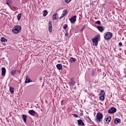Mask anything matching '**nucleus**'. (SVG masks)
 I'll return each instance as SVG.
<instances>
[{
	"label": "nucleus",
	"mask_w": 126,
	"mask_h": 126,
	"mask_svg": "<svg viewBox=\"0 0 126 126\" xmlns=\"http://www.w3.org/2000/svg\"><path fill=\"white\" fill-rule=\"evenodd\" d=\"M92 40L94 43L93 45L97 46V45H98V41H100V35H98L94 36V37L93 38Z\"/></svg>",
	"instance_id": "obj_3"
},
{
	"label": "nucleus",
	"mask_w": 126,
	"mask_h": 126,
	"mask_svg": "<svg viewBox=\"0 0 126 126\" xmlns=\"http://www.w3.org/2000/svg\"><path fill=\"white\" fill-rule=\"evenodd\" d=\"M95 23H96V24H98V25H101V22L100 21H97Z\"/></svg>",
	"instance_id": "obj_30"
},
{
	"label": "nucleus",
	"mask_w": 126,
	"mask_h": 126,
	"mask_svg": "<svg viewBox=\"0 0 126 126\" xmlns=\"http://www.w3.org/2000/svg\"><path fill=\"white\" fill-rule=\"evenodd\" d=\"M112 121V118L110 116H108L106 119H105V122L106 123H107V124H109L110 122Z\"/></svg>",
	"instance_id": "obj_14"
},
{
	"label": "nucleus",
	"mask_w": 126,
	"mask_h": 126,
	"mask_svg": "<svg viewBox=\"0 0 126 126\" xmlns=\"http://www.w3.org/2000/svg\"><path fill=\"white\" fill-rule=\"evenodd\" d=\"M9 90H10V92H11V94H12L13 93H14V88H13L12 87H10Z\"/></svg>",
	"instance_id": "obj_25"
},
{
	"label": "nucleus",
	"mask_w": 126,
	"mask_h": 126,
	"mask_svg": "<svg viewBox=\"0 0 126 126\" xmlns=\"http://www.w3.org/2000/svg\"><path fill=\"white\" fill-rule=\"evenodd\" d=\"M22 117L23 119V121H24V123H26V122L27 121V116H26L25 115H22Z\"/></svg>",
	"instance_id": "obj_20"
},
{
	"label": "nucleus",
	"mask_w": 126,
	"mask_h": 126,
	"mask_svg": "<svg viewBox=\"0 0 126 126\" xmlns=\"http://www.w3.org/2000/svg\"><path fill=\"white\" fill-rule=\"evenodd\" d=\"M71 0H64V1L65 2H70Z\"/></svg>",
	"instance_id": "obj_33"
},
{
	"label": "nucleus",
	"mask_w": 126,
	"mask_h": 126,
	"mask_svg": "<svg viewBox=\"0 0 126 126\" xmlns=\"http://www.w3.org/2000/svg\"><path fill=\"white\" fill-rule=\"evenodd\" d=\"M67 13V10L65 9L63 11V14L64 16L66 15V14Z\"/></svg>",
	"instance_id": "obj_27"
},
{
	"label": "nucleus",
	"mask_w": 126,
	"mask_h": 126,
	"mask_svg": "<svg viewBox=\"0 0 126 126\" xmlns=\"http://www.w3.org/2000/svg\"><path fill=\"white\" fill-rule=\"evenodd\" d=\"M117 112V109L115 107H111L108 111L109 114H114Z\"/></svg>",
	"instance_id": "obj_7"
},
{
	"label": "nucleus",
	"mask_w": 126,
	"mask_h": 126,
	"mask_svg": "<svg viewBox=\"0 0 126 126\" xmlns=\"http://www.w3.org/2000/svg\"><path fill=\"white\" fill-rule=\"evenodd\" d=\"M53 19L54 20H57V19H58V18H59V17L58 16V14H54L53 15Z\"/></svg>",
	"instance_id": "obj_21"
},
{
	"label": "nucleus",
	"mask_w": 126,
	"mask_h": 126,
	"mask_svg": "<svg viewBox=\"0 0 126 126\" xmlns=\"http://www.w3.org/2000/svg\"><path fill=\"white\" fill-rule=\"evenodd\" d=\"M74 84H75V82L73 81V78H71L69 82V85H71V86H73Z\"/></svg>",
	"instance_id": "obj_13"
},
{
	"label": "nucleus",
	"mask_w": 126,
	"mask_h": 126,
	"mask_svg": "<svg viewBox=\"0 0 126 126\" xmlns=\"http://www.w3.org/2000/svg\"><path fill=\"white\" fill-rule=\"evenodd\" d=\"M119 46H123V43H122V42H119Z\"/></svg>",
	"instance_id": "obj_35"
},
{
	"label": "nucleus",
	"mask_w": 126,
	"mask_h": 126,
	"mask_svg": "<svg viewBox=\"0 0 126 126\" xmlns=\"http://www.w3.org/2000/svg\"><path fill=\"white\" fill-rule=\"evenodd\" d=\"M16 73V70H13L11 71V75H14Z\"/></svg>",
	"instance_id": "obj_26"
},
{
	"label": "nucleus",
	"mask_w": 126,
	"mask_h": 126,
	"mask_svg": "<svg viewBox=\"0 0 126 126\" xmlns=\"http://www.w3.org/2000/svg\"><path fill=\"white\" fill-rule=\"evenodd\" d=\"M65 16H64L63 14L60 18V19H62V18H63Z\"/></svg>",
	"instance_id": "obj_32"
},
{
	"label": "nucleus",
	"mask_w": 126,
	"mask_h": 126,
	"mask_svg": "<svg viewBox=\"0 0 126 126\" xmlns=\"http://www.w3.org/2000/svg\"><path fill=\"white\" fill-rule=\"evenodd\" d=\"M72 24H74L76 22V16H73L69 19Z\"/></svg>",
	"instance_id": "obj_6"
},
{
	"label": "nucleus",
	"mask_w": 126,
	"mask_h": 126,
	"mask_svg": "<svg viewBox=\"0 0 126 126\" xmlns=\"http://www.w3.org/2000/svg\"><path fill=\"white\" fill-rule=\"evenodd\" d=\"M6 72V70L5 69V68L2 67L1 68V75H2V76H5Z\"/></svg>",
	"instance_id": "obj_8"
},
{
	"label": "nucleus",
	"mask_w": 126,
	"mask_h": 126,
	"mask_svg": "<svg viewBox=\"0 0 126 126\" xmlns=\"http://www.w3.org/2000/svg\"><path fill=\"white\" fill-rule=\"evenodd\" d=\"M79 126H84V123L81 119L77 121Z\"/></svg>",
	"instance_id": "obj_17"
},
{
	"label": "nucleus",
	"mask_w": 126,
	"mask_h": 126,
	"mask_svg": "<svg viewBox=\"0 0 126 126\" xmlns=\"http://www.w3.org/2000/svg\"><path fill=\"white\" fill-rule=\"evenodd\" d=\"M96 28L98 29L99 32H102L104 31V27L102 26H96Z\"/></svg>",
	"instance_id": "obj_9"
},
{
	"label": "nucleus",
	"mask_w": 126,
	"mask_h": 126,
	"mask_svg": "<svg viewBox=\"0 0 126 126\" xmlns=\"http://www.w3.org/2000/svg\"><path fill=\"white\" fill-rule=\"evenodd\" d=\"M48 30L50 32H52V22H49V25H48Z\"/></svg>",
	"instance_id": "obj_15"
},
{
	"label": "nucleus",
	"mask_w": 126,
	"mask_h": 126,
	"mask_svg": "<svg viewBox=\"0 0 126 126\" xmlns=\"http://www.w3.org/2000/svg\"><path fill=\"white\" fill-rule=\"evenodd\" d=\"M10 9L13 10L14 11H15V10H17V7H14L13 6H10Z\"/></svg>",
	"instance_id": "obj_22"
},
{
	"label": "nucleus",
	"mask_w": 126,
	"mask_h": 126,
	"mask_svg": "<svg viewBox=\"0 0 126 126\" xmlns=\"http://www.w3.org/2000/svg\"><path fill=\"white\" fill-rule=\"evenodd\" d=\"M99 100H100V101H104V100H105V92L104 90H101L100 91V94H99Z\"/></svg>",
	"instance_id": "obj_5"
},
{
	"label": "nucleus",
	"mask_w": 126,
	"mask_h": 126,
	"mask_svg": "<svg viewBox=\"0 0 126 126\" xmlns=\"http://www.w3.org/2000/svg\"><path fill=\"white\" fill-rule=\"evenodd\" d=\"M21 16H22V13H20L18 15L17 20H18V21H19V20H20V19H21Z\"/></svg>",
	"instance_id": "obj_23"
},
{
	"label": "nucleus",
	"mask_w": 126,
	"mask_h": 126,
	"mask_svg": "<svg viewBox=\"0 0 126 126\" xmlns=\"http://www.w3.org/2000/svg\"><path fill=\"white\" fill-rule=\"evenodd\" d=\"M114 123L116 125H118V124H120V123H121V119L119 118L115 119L114 120Z\"/></svg>",
	"instance_id": "obj_12"
},
{
	"label": "nucleus",
	"mask_w": 126,
	"mask_h": 126,
	"mask_svg": "<svg viewBox=\"0 0 126 126\" xmlns=\"http://www.w3.org/2000/svg\"><path fill=\"white\" fill-rule=\"evenodd\" d=\"M21 26H15L12 30V32L14 34H18L21 32Z\"/></svg>",
	"instance_id": "obj_1"
},
{
	"label": "nucleus",
	"mask_w": 126,
	"mask_h": 126,
	"mask_svg": "<svg viewBox=\"0 0 126 126\" xmlns=\"http://www.w3.org/2000/svg\"><path fill=\"white\" fill-rule=\"evenodd\" d=\"M68 32H66L65 33V37H68Z\"/></svg>",
	"instance_id": "obj_34"
},
{
	"label": "nucleus",
	"mask_w": 126,
	"mask_h": 126,
	"mask_svg": "<svg viewBox=\"0 0 126 126\" xmlns=\"http://www.w3.org/2000/svg\"><path fill=\"white\" fill-rule=\"evenodd\" d=\"M43 16L45 17V16H47V14H48V11H47V10H44L43 11Z\"/></svg>",
	"instance_id": "obj_24"
},
{
	"label": "nucleus",
	"mask_w": 126,
	"mask_h": 126,
	"mask_svg": "<svg viewBox=\"0 0 126 126\" xmlns=\"http://www.w3.org/2000/svg\"><path fill=\"white\" fill-rule=\"evenodd\" d=\"M76 61V59L72 57L70 58L69 60V62H71V63H75Z\"/></svg>",
	"instance_id": "obj_18"
},
{
	"label": "nucleus",
	"mask_w": 126,
	"mask_h": 126,
	"mask_svg": "<svg viewBox=\"0 0 126 126\" xmlns=\"http://www.w3.org/2000/svg\"><path fill=\"white\" fill-rule=\"evenodd\" d=\"M102 119H103V114H102V113H101L100 112L97 113L96 115L95 121L96 122H101V120H102Z\"/></svg>",
	"instance_id": "obj_4"
},
{
	"label": "nucleus",
	"mask_w": 126,
	"mask_h": 126,
	"mask_svg": "<svg viewBox=\"0 0 126 126\" xmlns=\"http://www.w3.org/2000/svg\"><path fill=\"white\" fill-rule=\"evenodd\" d=\"M88 119H89L90 121H91V119H90V117H89V116L88 117Z\"/></svg>",
	"instance_id": "obj_36"
},
{
	"label": "nucleus",
	"mask_w": 126,
	"mask_h": 126,
	"mask_svg": "<svg viewBox=\"0 0 126 126\" xmlns=\"http://www.w3.org/2000/svg\"><path fill=\"white\" fill-rule=\"evenodd\" d=\"M73 116L74 118H78V115L76 114H73Z\"/></svg>",
	"instance_id": "obj_31"
},
{
	"label": "nucleus",
	"mask_w": 126,
	"mask_h": 126,
	"mask_svg": "<svg viewBox=\"0 0 126 126\" xmlns=\"http://www.w3.org/2000/svg\"><path fill=\"white\" fill-rule=\"evenodd\" d=\"M0 41L1 42H5L6 41V39H5L4 37H1Z\"/></svg>",
	"instance_id": "obj_28"
},
{
	"label": "nucleus",
	"mask_w": 126,
	"mask_h": 126,
	"mask_svg": "<svg viewBox=\"0 0 126 126\" xmlns=\"http://www.w3.org/2000/svg\"><path fill=\"white\" fill-rule=\"evenodd\" d=\"M67 24H65L63 25V29H66L67 28Z\"/></svg>",
	"instance_id": "obj_29"
},
{
	"label": "nucleus",
	"mask_w": 126,
	"mask_h": 126,
	"mask_svg": "<svg viewBox=\"0 0 126 126\" xmlns=\"http://www.w3.org/2000/svg\"><path fill=\"white\" fill-rule=\"evenodd\" d=\"M56 67H57L59 70H61L63 68V65L62 64H58L56 65Z\"/></svg>",
	"instance_id": "obj_16"
},
{
	"label": "nucleus",
	"mask_w": 126,
	"mask_h": 126,
	"mask_svg": "<svg viewBox=\"0 0 126 126\" xmlns=\"http://www.w3.org/2000/svg\"><path fill=\"white\" fill-rule=\"evenodd\" d=\"M35 113H36V112H35V111H34L33 110L29 111V113H30V114L31 115V116H34Z\"/></svg>",
	"instance_id": "obj_19"
},
{
	"label": "nucleus",
	"mask_w": 126,
	"mask_h": 126,
	"mask_svg": "<svg viewBox=\"0 0 126 126\" xmlns=\"http://www.w3.org/2000/svg\"><path fill=\"white\" fill-rule=\"evenodd\" d=\"M30 82H32V81L30 80V78H29V76H26L25 83H29Z\"/></svg>",
	"instance_id": "obj_11"
},
{
	"label": "nucleus",
	"mask_w": 126,
	"mask_h": 126,
	"mask_svg": "<svg viewBox=\"0 0 126 126\" xmlns=\"http://www.w3.org/2000/svg\"><path fill=\"white\" fill-rule=\"evenodd\" d=\"M42 77H39V80H42Z\"/></svg>",
	"instance_id": "obj_37"
},
{
	"label": "nucleus",
	"mask_w": 126,
	"mask_h": 126,
	"mask_svg": "<svg viewBox=\"0 0 126 126\" xmlns=\"http://www.w3.org/2000/svg\"><path fill=\"white\" fill-rule=\"evenodd\" d=\"M6 4H7V5L10 7L11 4H12V1L11 0H7L6 1Z\"/></svg>",
	"instance_id": "obj_10"
},
{
	"label": "nucleus",
	"mask_w": 126,
	"mask_h": 126,
	"mask_svg": "<svg viewBox=\"0 0 126 126\" xmlns=\"http://www.w3.org/2000/svg\"><path fill=\"white\" fill-rule=\"evenodd\" d=\"M113 37V33L111 32H107L104 34V38L105 40L109 41Z\"/></svg>",
	"instance_id": "obj_2"
}]
</instances>
